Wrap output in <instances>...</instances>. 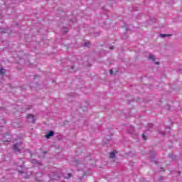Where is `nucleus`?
Here are the masks:
<instances>
[{
  "label": "nucleus",
  "instance_id": "dca6fc26",
  "mask_svg": "<svg viewBox=\"0 0 182 182\" xmlns=\"http://www.w3.org/2000/svg\"><path fill=\"white\" fill-rule=\"evenodd\" d=\"M68 178H70V177H72V174H70V173H68Z\"/></svg>",
  "mask_w": 182,
  "mask_h": 182
},
{
  "label": "nucleus",
  "instance_id": "2eb2a0df",
  "mask_svg": "<svg viewBox=\"0 0 182 182\" xmlns=\"http://www.w3.org/2000/svg\"><path fill=\"white\" fill-rule=\"evenodd\" d=\"M148 127H150V128L153 127V124H148Z\"/></svg>",
  "mask_w": 182,
  "mask_h": 182
},
{
  "label": "nucleus",
  "instance_id": "f8f14e48",
  "mask_svg": "<svg viewBox=\"0 0 182 182\" xmlns=\"http://www.w3.org/2000/svg\"><path fill=\"white\" fill-rule=\"evenodd\" d=\"M142 139H143V140H147V136H146V135H144V134H143Z\"/></svg>",
  "mask_w": 182,
  "mask_h": 182
},
{
  "label": "nucleus",
  "instance_id": "4468645a",
  "mask_svg": "<svg viewBox=\"0 0 182 182\" xmlns=\"http://www.w3.org/2000/svg\"><path fill=\"white\" fill-rule=\"evenodd\" d=\"M160 134H161V136H163L164 137V136H166V133L161 132Z\"/></svg>",
  "mask_w": 182,
  "mask_h": 182
},
{
  "label": "nucleus",
  "instance_id": "f3484780",
  "mask_svg": "<svg viewBox=\"0 0 182 182\" xmlns=\"http://www.w3.org/2000/svg\"><path fill=\"white\" fill-rule=\"evenodd\" d=\"M109 73H111V75H113V70H110Z\"/></svg>",
  "mask_w": 182,
  "mask_h": 182
},
{
  "label": "nucleus",
  "instance_id": "4be33fe9",
  "mask_svg": "<svg viewBox=\"0 0 182 182\" xmlns=\"http://www.w3.org/2000/svg\"><path fill=\"white\" fill-rule=\"evenodd\" d=\"M75 67H71V69H74Z\"/></svg>",
  "mask_w": 182,
  "mask_h": 182
},
{
  "label": "nucleus",
  "instance_id": "f03ea898",
  "mask_svg": "<svg viewBox=\"0 0 182 182\" xmlns=\"http://www.w3.org/2000/svg\"><path fill=\"white\" fill-rule=\"evenodd\" d=\"M27 120L28 122V123H35V122H36V119H35V116H33V114H28L27 115Z\"/></svg>",
  "mask_w": 182,
  "mask_h": 182
},
{
  "label": "nucleus",
  "instance_id": "6e6552de",
  "mask_svg": "<svg viewBox=\"0 0 182 182\" xmlns=\"http://www.w3.org/2000/svg\"><path fill=\"white\" fill-rule=\"evenodd\" d=\"M32 163H33V164H34V166H41L42 165V164H41V162H39L35 159L32 160Z\"/></svg>",
  "mask_w": 182,
  "mask_h": 182
},
{
  "label": "nucleus",
  "instance_id": "423d86ee",
  "mask_svg": "<svg viewBox=\"0 0 182 182\" xmlns=\"http://www.w3.org/2000/svg\"><path fill=\"white\" fill-rule=\"evenodd\" d=\"M55 136V132L53 131H50L46 135V139H50V137H53Z\"/></svg>",
  "mask_w": 182,
  "mask_h": 182
},
{
  "label": "nucleus",
  "instance_id": "1a4fd4ad",
  "mask_svg": "<svg viewBox=\"0 0 182 182\" xmlns=\"http://www.w3.org/2000/svg\"><path fill=\"white\" fill-rule=\"evenodd\" d=\"M116 156V154H114V152H111L109 154V158L110 159H114V156Z\"/></svg>",
  "mask_w": 182,
  "mask_h": 182
},
{
  "label": "nucleus",
  "instance_id": "9d476101",
  "mask_svg": "<svg viewBox=\"0 0 182 182\" xmlns=\"http://www.w3.org/2000/svg\"><path fill=\"white\" fill-rule=\"evenodd\" d=\"M6 29L5 28H0V33H5Z\"/></svg>",
  "mask_w": 182,
  "mask_h": 182
},
{
  "label": "nucleus",
  "instance_id": "39448f33",
  "mask_svg": "<svg viewBox=\"0 0 182 182\" xmlns=\"http://www.w3.org/2000/svg\"><path fill=\"white\" fill-rule=\"evenodd\" d=\"M149 60H152L155 63V65H160V63L156 61V57L153 55H149Z\"/></svg>",
  "mask_w": 182,
  "mask_h": 182
},
{
  "label": "nucleus",
  "instance_id": "f257e3e1",
  "mask_svg": "<svg viewBox=\"0 0 182 182\" xmlns=\"http://www.w3.org/2000/svg\"><path fill=\"white\" fill-rule=\"evenodd\" d=\"M21 146H22V141L16 139L14 141V144H13V150L14 151H15L16 153H21V149H19V147H21Z\"/></svg>",
  "mask_w": 182,
  "mask_h": 182
},
{
  "label": "nucleus",
  "instance_id": "9b49d317",
  "mask_svg": "<svg viewBox=\"0 0 182 182\" xmlns=\"http://www.w3.org/2000/svg\"><path fill=\"white\" fill-rule=\"evenodd\" d=\"M161 38H166L167 36H171V34H161Z\"/></svg>",
  "mask_w": 182,
  "mask_h": 182
},
{
  "label": "nucleus",
  "instance_id": "7ed1b4c3",
  "mask_svg": "<svg viewBox=\"0 0 182 182\" xmlns=\"http://www.w3.org/2000/svg\"><path fill=\"white\" fill-rule=\"evenodd\" d=\"M157 154H156V152L154 151H151L150 152V161H154L155 162V164H157V161H155L154 160V157H156Z\"/></svg>",
  "mask_w": 182,
  "mask_h": 182
},
{
  "label": "nucleus",
  "instance_id": "5701e85b",
  "mask_svg": "<svg viewBox=\"0 0 182 182\" xmlns=\"http://www.w3.org/2000/svg\"><path fill=\"white\" fill-rule=\"evenodd\" d=\"M65 33H67L68 31H65Z\"/></svg>",
  "mask_w": 182,
  "mask_h": 182
},
{
  "label": "nucleus",
  "instance_id": "ddd939ff",
  "mask_svg": "<svg viewBox=\"0 0 182 182\" xmlns=\"http://www.w3.org/2000/svg\"><path fill=\"white\" fill-rule=\"evenodd\" d=\"M4 68H0V75H4Z\"/></svg>",
  "mask_w": 182,
  "mask_h": 182
},
{
  "label": "nucleus",
  "instance_id": "412c9836",
  "mask_svg": "<svg viewBox=\"0 0 182 182\" xmlns=\"http://www.w3.org/2000/svg\"><path fill=\"white\" fill-rule=\"evenodd\" d=\"M10 140H11V139H9V140H4V141H10Z\"/></svg>",
  "mask_w": 182,
  "mask_h": 182
},
{
  "label": "nucleus",
  "instance_id": "6ab92c4d",
  "mask_svg": "<svg viewBox=\"0 0 182 182\" xmlns=\"http://www.w3.org/2000/svg\"><path fill=\"white\" fill-rule=\"evenodd\" d=\"M75 163L76 164H77L79 163V161L75 160Z\"/></svg>",
  "mask_w": 182,
  "mask_h": 182
},
{
  "label": "nucleus",
  "instance_id": "b1692460",
  "mask_svg": "<svg viewBox=\"0 0 182 182\" xmlns=\"http://www.w3.org/2000/svg\"><path fill=\"white\" fill-rule=\"evenodd\" d=\"M161 170H163V168H161Z\"/></svg>",
  "mask_w": 182,
  "mask_h": 182
},
{
  "label": "nucleus",
  "instance_id": "0eeeda50",
  "mask_svg": "<svg viewBox=\"0 0 182 182\" xmlns=\"http://www.w3.org/2000/svg\"><path fill=\"white\" fill-rule=\"evenodd\" d=\"M23 168V166L22 165H18L17 166V171H18V173H20L21 174H23L25 172L23 171V170H22V168Z\"/></svg>",
  "mask_w": 182,
  "mask_h": 182
},
{
  "label": "nucleus",
  "instance_id": "20e7f679",
  "mask_svg": "<svg viewBox=\"0 0 182 182\" xmlns=\"http://www.w3.org/2000/svg\"><path fill=\"white\" fill-rule=\"evenodd\" d=\"M81 107L84 112H87V107H89V102H85L81 105Z\"/></svg>",
  "mask_w": 182,
  "mask_h": 182
},
{
  "label": "nucleus",
  "instance_id": "aec40b11",
  "mask_svg": "<svg viewBox=\"0 0 182 182\" xmlns=\"http://www.w3.org/2000/svg\"><path fill=\"white\" fill-rule=\"evenodd\" d=\"M85 46H89V43H85Z\"/></svg>",
  "mask_w": 182,
  "mask_h": 182
},
{
  "label": "nucleus",
  "instance_id": "a211bd4d",
  "mask_svg": "<svg viewBox=\"0 0 182 182\" xmlns=\"http://www.w3.org/2000/svg\"><path fill=\"white\" fill-rule=\"evenodd\" d=\"M109 49H111V50L114 49V47L110 46V47H109Z\"/></svg>",
  "mask_w": 182,
  "mask_h": 182
}]
</instances>
